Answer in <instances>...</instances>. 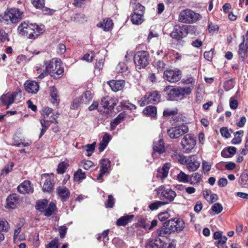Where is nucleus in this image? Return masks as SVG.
<instances>
[{
    "label": "nucleus",
    "instance_id": "1",
    "mask_svg": "<svg viewBox=\"0 0 248 248\" xmlns=\"http://www.w3.org/2000/svg\"><path fill=\"white\" fill-rule=\"evenodd\" d=\"M44 62L46 70L39 72L41 73L38 77L39 79H43L47 74L55 78H59L62 75L64 70L61 66V61L60 59H53L49 61H45Z\"/></svg>",
    "mask_w": 248,
    "mask_h": 248
},
{
    "label": "nucleus",
    "instance_id": "2",
    "mask_svg": "<svg viewBox=\"0 0 248 248\" xmlns=\"http://www.w3.org/2000/svg\"><path fill=\"white\" fill-rule=\"evenodd\" d=\"M17 30L21 35L28 38L35 39L44 32V26L24 21L19 25Z\"/></svg>",
    "mask_w": 248,
    "mask_h": 248
},
{
    "label": "nucleus",
    "instance_id": "3",
    "mask_svg": "<svg viewBox=\"0 0 248 248\" xmlns=\"http://www.w3.org/2000/svg\"><path fill=\"white\" fill-rule=\"evenodd\" d=\"M173 158L182 165L186 164V168L189 171H196L199 168L200 163L195 155L186 156L179 154H174Z\"/></svg>",
    "mask_w": 248,
    "mask_h": 248
},
{
    "label": "nucleus",
    "instance_id": "4",
    "mask_svg": "<svg viewBox=\"0 0 248 248\" xmlns=\"http://www.w3.org/2000/svg\"><path fill=\"white\" fill-rule=\"evenodd\" d=\"M159 199L165 202L166 204L172 202L176 196V192L168 186L161 185L155 189Z\"/></svg>",
    "mask_w": 248,
    "mask_h": 248
},
{
    "label": "nucleus",
    "instance_id": "5",
    "mask_svg": "<svg viewBox=\"0 0 248 248\" xmlns=\"http://www.w3.org/2000/svg\"><path fill=\"white\" fill-rule=\"evenodd\" d=\"M195 31L196 29L194 26L176 25L174 27L170 36L173 39L179 40L186 37L188 33L195 32Z\"/></svg>",
    "mask_w": 248,
    "mask_h": 248
},
{
    "label": "nucleus",
    "instance_id": "6",
    "mask_svg": "<svg viewBox=\"0 0 248 248\" xmlns=\"http://www.w3.org/2000/svg\"><path fill=\"white\" fill-rule=\"evenodd\" d=\"M201 18V15L188 9L181 11L178 16L179 22L186 24L195 23Z\"/></svg>",
    "mask_w": 248,
    "mask_h": 248
},
{
    "label": "nucleus",
    "instance_id": "7",
    "mask_svg": "<svg viewBox=\"0 0 248 248\" xmlns=\"http://www.w3.org/2000/svg\"><path fill=\"white\" fill-rule=\"evenodd\" d=\"M23 13L18 9L12 8L7 9L2 16V19L7 24L18 22L22 18Z\"/></svg>",
    "mask_w": 248,
    "mask_h": 248
},
{
    "label": "nucleus",
    "instance_id": "8",
    "mask_svg": "<svg viewBox=\"0 0 248 248\" xmlns=\"http://www.w3.org/2000/svg\"><path fill=\"white\" fill-rule=\"evenodd\" d=\"M134 60L137 68H144L149 63V53L146 51H138L134 55Z\"/></svg>",
    "mask_w": 248,
    "mask_h": 248
},
{
    "label": "nucleus",
    "instance_id": "9",
    "mask_svg": "<svg viewBox=\"0 0 248 248\" xmlns=\"http://www.w3.org/2000/svg\"><path fill=\"white\" fill-rule=\"evenodd\" d=\"M144 10V7L140 4L138 3L136 5L133 14L131 16V21L133 24L139 25L143 22Z\"/></svg>",
    "mask_w": 248,
    "mask_h": 248
},
{
    "label": "nucleus",
    "instance_id": "10",
    "mask_svg": "<svg viewBox=\"0 0 248 248\" xmlns=\"http://www.w3.org/2000/svg\"><path fill=\"white\" fill-rule=\"evenodd\" d=\"M196 139L193 135L187 134L181 140L182 149L185 153H189L194 147L196 144Z\"/></svg>",
    "mask_w": 248,
    "mask_h": 248
},
{
    "label": "nucleus",
    "instance_id": "11",
    "mask_svg": "<svg viewBox=\"0 0 248 248\" xmlns=\"http://www.w3.org/2000/svg\"><path fill=\"white\" fill-rule=\"evenodd\" d=\"M188 131L187 126L182 124L168 129L167 133L171 139H177L187 133Z\"/></svg>",
    "mask_w": 248,
    "mask_h": 248
},
{
    "label": "nucleus",
    "instance_id": "12",
    "mask_svg": "<svg viewBox=\"0 0 248 248\" xmlns=\"http://www.w3.org/2000/svg\"><path fill=\"white\" fill-rule=\"evenodd\" d=\"M160 94L157 92L154 91L145 95L144 97L141 98L139 101V103L140 106L143 107L149 103H157L160 102Z\"/></svg>",
    "mask_w": 248,
    "mask_h": 248
},
{
    "label": "nucleus",
    "instance_id": "13",
    "mask_svg": "<svg viewBox=\"0 0 248 248\" xmlns=\"http://www.w3.org/2000/svg\"><path fill=\"white\" fill-rule=\"evenodd\" d=\"M164 91L167 95L168 100H178L182 99V95L179 87L168 86L165 88Z\"/></svg>",
    "mask_w": 248,
    "mask_h": 248
},
{
    "label": "nucleus",
    "instance_id": "14",
    "mask_svg": "<svg viewBox=\"0 0 248 248\" xmlns=\"http://www.w3.org/2000/svg\"><path fill=\"white\" fill-rule=\"evenodd\" d=\"M164 78L171 83L176 82L180 80L182 77V72L178 69L166 70L164 72Z\"/></svg>",
    "mask_w": 248,
    "mask_h": 248
},
{
    "label": "nucleus",
    "instance_id": "15",
    "mask_svg": "<svg viewBox=\"0 0 248 248\" xmlns=\"http://www.w3.org/2000/svg\"><path fill=\"white\" fill-rule=\"evenodd\" d=\"M100 163L101 165L100 173L97 177V180L103 181V176L109 173L110 169V161L108 159H102L100 160Z\"/></svg>",
    "mask_w": 248,
    "mask_h": 248
},
{
    "label": "nucleus",
    "instance_id": "16",
    "mask_svg": "<svg viewBox=\"0 0 248 248\" xmlns=\"http://www.w3.org/2000/svg\"><path fill=\"white\" fill-rule=\"evenodd\" d=\"M168 222L173 233L175 232H180L182 231L185 228L184 222L180 218H175L169 220Z\"/></svg>",
    "mask_w": 248,
    "mask_h": 248
},
{
    "label": "nucleus",
    "instance_id": "17",
    "mask_svg": "<svg viewBox=\"0 0 248 248\" xmlns=\"http://www.w3.org/2000/svg\"><path fill=\"white\" fill-rule=\"evenodd\" d=\"M58 197L62 202L66 201L69 198L70 192L67 187L64 186H59L56 188Z\"/></svg>",
    "mask_w": 248,
    "mask_h": 248
},
{
    "label": "nucleus",
    "instance_id": "18",
    "mask_svg": "<svg viewBox=\"0 0 248 248\" xmlns=\"http://www.w3.org/2000/svg\"><path fill=\"white\" fill-rule=\"evenodd\" d=\"M16 95L15 93H6L3 94L0 97V104L7 106L6 108L8 109L9 106L12 104L14 101Z\"/></svg>",
    "mask_w": 248,
    "mask_h": 248
},
{
    "label": "nucleus",
    "instance_id": "19",
    "mask_svg": "<svg viewBox=\"0 0 248 248\" xmlns=\"http://www.w3.org/2000/svg\"><path fill=\"white\" fill-rule=\"evenodd\" d=\"M25 90L29 93H36L39 88L38 83L34 81L27 80L24 84Z\"/></svg>",
    "mask_w": 248,
    "mask_h": 248
},
{
    "label": "nucleus",
    "instance_id": "20",
    "mask_svg": "<svg viewBox=\"0 0 248 248\" xmlns=\"http://www.w3.org/2000/svg\"><path fill=\"white\" fill-rule=\"evenodd\" d=\"M157 236L165 237L172 232L168 222H166L163 225L156 231Z\"/></svg>",
    "mask_w": 248,
    "mask_h": 248
},
{
    "label": "nucleus",
    "instance_id": "21",
    "mask_svg": "<svg viewBox=\"0 0 248 248\" xmlns=\"http://www.w3.org/2000/svg\"><path fill=\"white\" fill-rule=\"evenodd\" d=\"M30 181H25L17 187V190L22 194L32 193L33 189L31 186Z\"/></svg>",
    "mask_w": 248,
    "mask_h": 248
},
{
    "label": "nucleus",
    "instance_id": "22",
    "mask_svg": "<svg viewBox=\"0 0 248 248\" xmlns=\"http://www.w3.org/2000/svg\"><path fill=\"white\" fill-rule=\"evenodd\" d=\"M18 198L16 194L9 195L6 199L5 207L9 209H15L18 204Z\"/></svg>",
    "mask_w": 248,
    "mask_h": 248
},
{
    "label": "nucleus",
    "instance_id": "23",
    "mask_svg": "<svg viewBox=\"0 0 248 248\" xmlns=\"http://www.w3.org/2000/svg\"><path fill=\"white\" fill-rule=\"evenodd\" d=\"M111 90L114 92H117L122 90L125 85V81L124 80H111L108 82Z\"/></svg>",
    "mask_w": 248,
    "mask_h": 248
},
{
    "label": "nucleus",
    "instance_id": "24",
    "mask_svg": "<svg viewBox=\"0 0 248 248\" xmlns=\"http://www.w3.org/2000/svg\"><path fill=\"white\" fill-rule=\"evenodd\" d=\"M153 150L154 151V154L153 155H154L155 153L161 154L165 152L164 143L163 140L160 139L158 141H155L154 142Z\"/></svg>",
    "mask_w": 248,
    "mask_h": 248
},
{
    "label": "nucleus",
    "instance_id": "25",
    "mask_svg": "<svg viewBox=\"0 0 248 248\" xmlns=\"http://www.w3.org/2000/svg\"><path fill=\"white\" fill-rule=\"evenodd\" d=\"M170 167V163L165 164L161 169L158 170L157 177L160 178L161 179L166 178L168 176Z\"/></svg>",
    "mask_w": 248,
    "mask_h": 248
},
{
    "label": "nucleus",
    "instance_id": "26",
    "mask_svg": "<svg viewBox=\"0 0 248 248\" xmlns=\"http://www.w3.org/2000/svg\"><path fill=\"white\" fill-rule=\"evenodd\" d=\"M44 176L46 177V181L43 185V191L44 192H50L53 189V184L52 183V179L48 174H44Z\"/></svg>",
    "mask_w": 248,
    "mask_h": 248
},
{
    "label": "nucleus",
    "instance_id": "27",
    "mask_svg": "<svg viewBox=\"0 0 248 248\" xmlns=\"http://www.w3.org/2000/svg\"><path fill=\"white\" fill-rule=\"evenodd\" d=\"M243 42L239 45L238 53L240 56L244 59L248 50V41L245 44V36H242Z\"/></svg>",
    "mask_w": 248,
    "mask_h": 248
},
{
    "label": "nucleus",
    "instance_id": "28",
    "mask_svg": "<svg viewBox=\"0 0 248 248\" xmlns=\"http://www.w3.org/2000/svg\"><path fill=\"white\" fill-rule=\"evenodd\" d=\"M51 102L53 105L55 106L58 105L60 102V98L58 94V91L57 89L53 86L50 87V93Z\"/></svg>",
    "mask_w": 248,
    "mask_h": 248
},
{
    "label": "nucleus",
    "instance_id": "29",
    "mask_svg": "<svg viewBox=\"0 0 248 248\" xmlns=\"http://www.w3.org/2000/svg\"><path fill=\"white\" fill-rule=\"evenodd\" d=\"M97 27L102 28L105 31H108L112 28L113 22L110 19H104L101 22L97 24Z\"/></svg>",
    "mask_w": 248,
    "mask_h": 248
},
{
    "label": "nucleus",
    "instance_id": "30",
    "mask_svg": "<svg viewBox=\"0 0 248 248\" xmlns=\"http://www.w3.org/2000/svg\"><path fill=\"white\" fill-rule=\"evenodd\" d=\"M110 139V136L108 134L106 133L104 135L102 141L99 144L98 150L99 152H102L104 150V149L108 145Z\"/></svg>",
    "mask_w": 248,
    "mask_h": 248
},
{
    "label": "nucleus",
    "instance_id": "31",
    "mask_svg": "<svg viewBox=\"0 0 248 248\" xmlns=\"http://www.w3.org/2000/svg\"><path fill=\"white\" fill-rule=\"evenodd\" d=\"M134 217V215H126L123 217H120L118 219H117L116 221V225L118 226H126L130 220L133 218Z\"/></svg>",
    "mask_w": 248,
    "mask_h": 248
},
{
    "label": "nucleus",
    "instance_id": "32",
    "mask_svg": "<svg viewBox=\"0 0 248 248\" xmlns=\"http://www.w3.org/2000/svg\"><path fill=\"white\" fill-rule=\"evenodd\" d=\"M31 3L36 9H42L44 12H47L49 9L45 7V0H31Z\"/></svg>",
    "mask_w": 248,
    "mask_h": 248
},
{
    "label": "nucleus",
    "instance_id": "33",
    "mask_svg": "<svg viewBox=\"0 0 248 248\" xmlns=\"http://www.w3.org/2000/svg\"><path fill=\"white\" fill-rule=\"evenodd\" d=\"M143 113L151 117H155L156 115L157 110L155 107L149 106L146 107L143 110Z\"/></svg>",
    "mask_w": 248,
    "mask_h": 248
},
{
    "label": "nucleus",
    "instance_id": "34",
    "mask_svg": "<svg viewBox=\"0 0 248 248\" xmlns=\"http://www.w3.org/2000/svg\"><path fill=\"white\" fill-rule=\"evenodd\" d=\"M47 204L48 201L47 200L44 199L43 200L39 201L37 202L36 205V208L40 212H45L47 206Z\"/></svg>",
    "mask_w": 248,
    "mask_h": 248
},
{
    "label": "nucleus",
    "instance_id": "35",
    "mask_svg": "<svg viewBox=\"0 0 248 248\" xmlns=\"http://www.w3.org/2000/svg\"><path fill=\"white\" fill-rule=\"evenodd\" d=\"M164 243L160 239H156L154 241H151L147 246L149 248H162Z\"/></svg>",
    "mask_w": 248,
    "mask_h": 248
},
{
    "label": "nucleus",
    "instance_id": "36",
    "mask_svg": "<svg viewBox=\"0 0 248 248\" xmlns=\"http://www.w3.org/2000/svg\"><path fill=\"white\" fill-rule=\"evenodd\" d=\"M85 173L80 169H78L74 173V179L75 181L80 182L81 180L85 179Z\"/></svg>",
    "mask_w": 248,
    "mask_h": 248
},
{
    "label": "nucleus",
    "instance_id": "37",
    "mask_svg": "<svg viewBox=\"0 0 248 248\" xmlns=\"http://www.w3.org/2000/svg\"><path fill=\"white\" fill-rule=\"evenodd\" d=\"M9 229L8 222L4 218H0V232H7Z\"/></svg>",
    "mask_w": 248,
    "mask_h": 248
},
{
    "label": "nucleus",
    "instance_id": "38",
    "mask_svg": "<svg viewBox=\"0 0 248 248\" xmlns=\"http://www.w3.org/2000/svg\"><path fill=\"white\" fill-rule=\"evenodd\" d=\"M248 181V170H245L242 173L239 180V183L243 186L246 185Z\"/></svg>",
    "mask_w": 248,
    "mask_h": 248
},
{
    "label": "nucleus",
    "instance_id": "39",
    "mask_svg": "<svg viewBox=\"0 0 248 248\" xmlns=\"http://www.w3.org/2000/svg\"><path fill=\"white\" fill-rule=\"evenodd\" d=\"M190 176L186 174L182 171H180L179 173L177 174V178L179 182L183 183H187L189 181Z\"/></svg>",
    "mask_w": 248,
    "mask_h": 248
},
{
    "label": "nucleus",
    "instance_id": "40",
    "mask_svg": "<svg viewBox=\"0 0 248 248\" xmlns=\"http://www.w3.org/2000/svg\"><path fill=\"white\" fill-rule=\"evenodd\" d=\"M56 209V205L53 202H50L48 207L46 209L44 215L46 217H50L54 212Z\"/></svg>",
    "mask_w": 248,
    "mask_h": 248
},
{
    "label": "nucleus",
    "instance_id": "41",
    "mask_svg": "<svg viewBox=\"0 0 248 248\" xmlns=\"http://www.w3.org/2000/svg\"><path fill=\"white\" fill-rule=\"evenodd\" d=\"M166 204V202H165L164 201H163L162 200L161 201H157L150 204L149 206V208L151 210H155L157 209L159 207L165 205Z\"/></svg>",
    "mask_w": 248,
    "mask_h": 248
},
{
    "label": "nucleus",
    "instance_id": "42",
    "mask_svg": "<svg viewBox=\"0 0 248 248\" xmlns=\"http://www.w3.org/2000/svg\"><path fill=\"white\" fill-rule=\"evenodd\" d=\"M95 142L92 144H88L83 147V148L87 152V155L90 156L93 153L95 149Z\"/></svg>",
    "mask_w": 248,
    "mask_h": 248
},
{
    "label": "nucleus",
    "instance_id": "43",
    "mask_svg": "<svg viewBox=\"0 0 248 248\" xmlns=\"http://www.w3.org/2000/svg\"><path fill=\"white\" fill-rule=\"evenodd\" d=\"M189 179L190 184L193 185L198 184L202 180L200 174L197 172L193 173Z\"/></svg>",
    "mask_w": 248,
    "mask_h": 248
},
{
    "label": "nucleus",
    "instance_id": "44",
    "mask_svg": "<svg viewBox=\"0 0 248 248\" xmlns=\"http://www.w3.org/2000/svg\"><path fill=\"white\" fill-rule=\"evenodd\" d=\"M243 131H239L235 133V137L232 139V143L233 144H238L241 142V137L243 136Z\"/></svg>",
    "mask_w": 248,
    "mask_h": 248
},
{
    "label": "nucleus",
    "instance_id": "45",
    "mask_svg": "<svg viewBox=\"0 0 248 248\" xmlns=\"http://www.w3.org/2000/svg\"><path fill=\"white\" fill-rule=\"evenodd\" d=\"M154 65L158 72L163 71L164 69L165 64L162 60H155L154 62Z\"/></svg>",
    "mask_w": 248,
    "mask_h": 248
},
{
    "label": "nucleus",
    "instance_id": "46",
    "mask_svg": "<svg viewBox=\"0 0 248 248\" xmlns=\"http://www.w3.org/2000/svg\"><path fill=\"white\" fill-rule=\"evenodd\" d=\"M93 95L90 91H86L82 96V103H88L93 98Z\"/></svg>",
    "mask_w": 248,
    "mask_h": 248
},
{
    "label": "nucleus",
    "instance_id": "47",
    "mask_svg": "<svg viewBox=\"0 0 248 248\" xmlns=\"http://www.w3.org/2000/svg\"><path fill=\"white\" fill-rule=\"evenodd\" d=\"M110 99L109 97H104L101 99L100 104L104 108L111 109V106H109V101Z\"/></svg>",
    "mask_w": 248,
    "mask_h": 248
},
{
    "label": "nucleus",
    "instance_id": "48",
    "mask_svg": "<svg viewBox=\"0 0 248 248\" xmlns=\"http://www.w3.org/2000/svg\"><path fill=\"white\" fill-rule=\"evenodd\" d=\"M211 209L216 214H218L223 210V207L220 203H216L212 205Z\"/></svg>",
    "mask_w": 248,
    "mask_h": 248
},
{
    "label": "nucleus",
    "instance_id": "49",
    "mask_svg": "<svg viewBox=\"0 0 248 248\" xmlns=\"http://www.w3.org/2000/svg\"><path fill=\"white\" fill-rule=\"evenodd\" d=\"M80 166L86 170L93 166V163L90 160H83L80 162Z\"/></svg>",
    "mask_w": 248,
    "mask_h": 248
},
{
    "label": "nucleus",
    "instance_id": "50",
    "mask_svg": "<svg viewBox=\"0 0 248 248\" xmlns=\"http://www.w3.org/2000/svg\"><path fill=\"white\" fill-rule=\"evenodd\" d=\"M127 69V66L124 62H119L116 68V70L118 73H123Z\"/></svg>",
    "mask_w": 248,
    "mask_h": 248
},
{
    "label": "nucleus",
    "instance_id": "51",
    "mask_svg": "<svg viewBox=\"0 0 248 248\" xmlns=\"http://www.w3.org/2000/svg\"><path fill=\"white\" fill-rule=\"evenodd\" d=\"M82 103V99L80 98H77L75 99L71 106V108L73 109H77L79 104Z\"/></svg>",
    "mask_w": 248,
    "mask_h": 248
},
{
    "label": "nucleus",
    "instance_id": "52",
    "mask_svg": "<svg viewBox=\"0 0 248 248\" xmlns=\"http://www.w3.org/2000/svg\"><path fill=\"white\" fill-rule=\"evenodd\" d=\"M115 202V199L112 195L108 196V199L107 203H106V207L107 208H112Z\"/></svg>",
    "mask_w": 248,
    "mask_h": 248
},
{
    "label": "nucleus",
    "instance_id": "53",
    "mask_svg": "<svg viewBox=\"0 0 248 248\" xmlns=\"http://www.w3.org/2000/svg\"><path fill=\"white\" fill-rule=\"evenodd\" d=\"M234 83L232 79L226 81L224 83V89L226 91H229L234 87Z\"/></svg>",
    "mask_w": 248,
    "mask_h": 248
},
{
    "label": "nucleus",
    "instance_id": "54",
    "mask_svg": "<svg viewBox=\"0 0 248 248\" xmlns=\"http://www.w3.org/2000/svg\"><path fill=\"white\" fill-rule=\"evenodd\" d=\"M180 88V91L181 93L182 99L183 98L185 94H189L191 92V89L189 87L181 88Z\"/></svg>",
    "mask_w": 248,
    "mask_h": 248
},
{
    "label": "nucleus",
    "instance_id": "55",
    "mask_svg": "<svg viewBox=\"0 0 248 248\" xmlns=\"http://www.w3.org/2000/svg\"><path fill=\"white\" fill-rule=\"evenodd\" d=\"M66 166L64 162L60 163L58 165L57 171L58 173L63 174L66 170Z\"/></svg>",
    "mask_w": 248,
    "mask_h": 248
},
{
    "label": "nucleus",
    "instance_id": "56",
    "mask_svg": "<svg viewBox=\"0 0 248 248\" xmlns=\"http://www.w3.org/2000/svg\"><path fill=\"white\" fill-rule=\"evenodd\" d=\"M59 242L58 240L55 239L52 240L47 246L46 248H58Z\"/></svg>",
    "mask_w": 248,
    "mask_h": 248
},
{
    "label": "nucleus",
    "instance_id": "57",
    "mask_svg": "<svg viewBox=\"0 0 248 248\" xmlns=\"http://www.w3.org/2000/svg\"><path fill=\"white\" fill-rule=\"evenodd\" d=\"M21 229L20 227H18L15 230L14 234V241L16 242V240H22L20 236H18L19 234L21 232Z\"/></svg>",
    "mask_w": 248,
    "mask_h": 248
},
{
    "label": "nucleus",
    "instance_id": "58",
    "mask_svg": "<svg viewBox=\"0 0 248 248\" xmlns=\"http://www.w3.org/2000/svg\"><path fill=\"white\" fill-rule=\"evenodd\" d=\"M195 79L191 75L188 76L186 79H183V82L186 84H194Z\"/></svg>",
    "mask_w": 248,
    "mask_h": 248
},
{
    "label": "nucleus",
    "instance_id": "59",
    "mask_svg": "<svg viewBox=\"0 0 248 248\" xmlns=\"http://www.w3.org/2000/svg\"><path fill=\"white\" fill-rule=\"evenodd\" d=\"M220 132L221 135L226 138H229L231 136V134L229 133L227 127L221 128L220 129Z\"/></svg>",
    "mask_w": 248,
    "mask_h": 248
},
{
    "label": "nucleus",
    "instance_id": "60",
    "mask_svg": "<svg viewBox=\"0 0 248 248\" xmlns=\"http://www.w3.org/2000/svg\"><path fill=\"white\" fill-rule=\"evenodd\" d=\"M93 53L91 52V53L85 54L82 60L86 61L88 62H91L93 61Z\"/></svg>",
    "mask_w": 248,
    "mask_h": 248
},
{
    "label": "nucleus",
    "instance_id": "61",
    "mask_svg": "<svg viewBox=\"0 0 248 248\" xmlns=\"http://www.w3.org/2000/svg\"><path fill=\"white\" fill-rule=\"evenodd\" d=\"M169 214L168 212L161 213L158 215V219L161 221H164L169 217Z\"/></svg>",
    "mask_w": 248,
    "mask_h": 248
},
{
    "label": "nucleus",
    "instance_id": "62",
    "mask_svg": "<svg viewBox=\"0 0 248 248\" xmlns=\"http://www.w3.org/2000/svg\"><path fill=\"white\" fill-rule=\"evenodd\" d=\"M202 208V204L201 201H198L194 206V210L196 213H199Z\"/></svg>",
    "mask_w": 248,
    "mask_h": 248
},
{
    "label": "nucleus",
    "instance_id": "63",
    "mask_svg": "<svg viewBox=\"0 0 248 248\" xmlns=\"http://www.w3.org/2000/svg\"><path fill=\"white\" fill-rule=\"evenodd\" d=\"M204 57L208 61H211L213 57V52L211 50L206 51L203 54Z\"/></svg>",
    "mask_w": 248,
    "mask_h": 248
},
{
    "label": "nucleus",
    "instance_id": "64",
    "mask_svg": "<svg viewBox=\"0 0 248 248\" xmlns=\"http://www.w3.org/2000/svg\"><path fill=\"white\" fill-rule=\"evenodd\" d=\"M57 52L60 54H63L66 51V47L64 45L60 44L57 46Z\"/></svg>",
    "mask_w": 248,
    "mask_h": 248
}]
</instances>
